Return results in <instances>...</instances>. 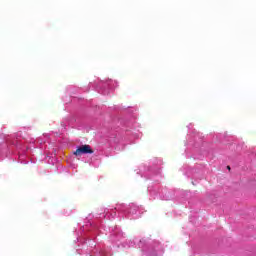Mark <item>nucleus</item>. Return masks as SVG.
<instances>
[{"label": "nucleus", "mask_w": 256, "mask_h": 256, "mask_svg": "<svg viewBox=\"0 0 256 256\" xmlns=\"http://www.w3.org/2000/svg\"><path fill=\"white\" fill-rule=\"evenodd\" d=\"M93 152V149H91V146L90 145H82L80 147H78L76 149V151L74 152V155H76V157H81V155H92Z\"/></svg>", "instance_id": "1"}, {"label": "nucleus", "mask_w": 256, "mask_h": 256, "mask_svg": "<svg viewBox=\"0 0 256 256\" xmlns=\"http://www.w3.org/2000/svg\"><path fill=\"white\" fill-rule=\"evenodd\" d=\"M227 169H228L229 171H231V166H227Z\"/></svg>", "instance_id": "2"}]
</instances>
